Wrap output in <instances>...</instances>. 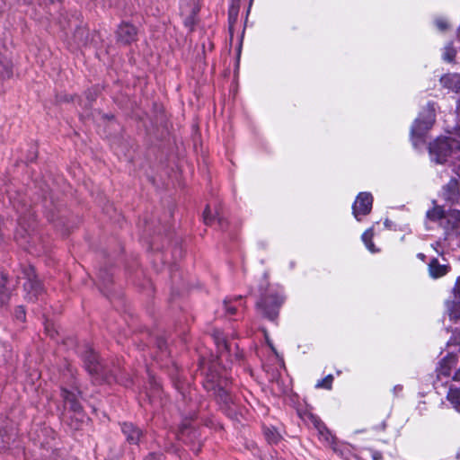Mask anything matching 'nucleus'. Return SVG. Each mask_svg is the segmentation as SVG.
<instances>
[{"label":"nucleus","instance_id":"obj_8","mask_svg":"<svg viewBox=\"0 0 460 460\" xmlns=\"http://www.w3.org/2000/svg\"><path fill=\"white\" fill-rule=\"evenodd\" d=\"M60 396L63 400L65 409L76 414L81 412V393L76 386L73 385L71 388L62 387Z\"/></svg>","mask_w":460,"mask_h":460},{"label":"nucleus","instance_id":"obj_1","mask_svg":"<svg viewBox=\"0 0 460 460\" xmlns=\"http://www.w3.org/2000/svg\"><path fill=\"white\" fill-rule=\"evenodd\" d=\"M217 349V361H213L208 367L204 381V387L207 391L212 392L216 402L220 409L230 418H235L241 411L238 399L233 395L228 388L230 380L226 376V369L218 368L224 358L227 357L229 344L226 337L217 332L214 336Z\"/></svg>","mask_w":460,"mask_h":460},{"label":"nucleus","instance_id":"obj_32","mask_svg":"<svg viewBox=\"0 0 460 460\" xmlns=\"http://www.w3.org/2000/svg\"><path fill=\"white\" fill-rule=\"evenodd\" d=\"M15 317L18 320L24 321L25 320V310L23 306H18L15 310Z\"/></svg>","mask_w":460,"mask_h":460},{"label":"nucleus","instance_id":"obj_21","mask_svg":"<svg viewBox=\"0 0 460 460\" xmlns=\"http://www.w3.org/2000/svg\"><path fill=\"white\" fill-rule=\"evenodd\" d=\"M13 75V63L0 53V80L10 78Z\"/></svg>","mask_w":460,"mask_h":460},{"label":"nucleus","instance_id":"obj_43","mask_svg":"<svg viewBox=\"0 0 460 460\" xmlns=\"http://www.w3.org/2000/svg\"><path fill=\"white\" fill-rule=\"evenodd\" d=\"M184 428L187 429V428H190V429H195L194 426H190V425H187V424H184Z\"/></svg>","mask_w":460,"mask_h":460},{"label":"nucleus","instance_id":"obj_7","mask_svg":"<svg viewBox=\"0 0 460 460\" xmlns=\"http://www.w3.org/2000/svg\"><path fill=\"white\" fill-rule=\"evenodd\" d=\"M458 363L457 356L455 354H447L438 363L436 373L437 378L433 382L435 389L438 388L439 383L441 385H447L450 380L455 381L452 377V370L456 367Z\"/></svg>","mask_w":460,"mask_h":460},{"label":"nucleus","instance_id":"obj_31","mask_svg":"<svg viewBox=\"0 0 460 460\" xmlns=\"http://www.w3.org/2000/svg\"><path fill=\"white\" fill-rule=\"evenodd\" d=\"M453 294L456 299H460V276L456 280L453 288Z\"/></svg>","mask_w":460,"mask_h":460},{"label":"nucleus","instance_id":"obj_13","mask_svg":"<svg viewBox=\"0 0 460 460\" xmlns=\"http://www.w3.org/2000/svg\"><path fill=\"white\" fill-rule=\"evenodd\" d=\"M443 195L452 204H460V180L452 178L443 187Z\"/></svg>","mask_w":460,"mask_h":460},{"label":"nucleus","instance_id":"obj_27","mask_svg":"<svg viewBox=\"0 0 460 460\" xmlns=\"http://www.w3.org/2000/svg\"><path fill=\"white\" fill-rule=\"evenodd\" d=\"M362 238V241L364 242L365 245L367 246V248L371 252H376V250L375 248V245L372 242V238H373V231L372 229H367V231H365L361 236Z\"/></svg>","mask_w":460,"mask_h":460},{"label":"nucleus","instance_id":"obj_23","mask_svg":"<svg viewBox=\"0 0 460 460\" xmlns=\"http://www.w3.org/2000/svg\"><path fill=\"white\" fill-rule=\"evenodd\" d=\"M239 13V4L237 2H234L228 10V22H229V31L230 33L233 34L234 25L237 22Z\"/></svg>","mask_w":460,"mask_h":460},{"label":"nucleus","instance_id":"obj_38","mask_svg":"<svg viewBox=\"0 0 460 460\" xmlns=\"http://www.w3.org/2000/svg\"><path fill=\"white\" fill-rule=\"evenodd\" d=\"M431 246L433 247V249L440 254V252H438V247L440 246V242H436L435 243L431 244Z\"/></svg>","mask_w":460,"mask_h":460},{"label":"nucleus","instance_id":"obj_28","mask_svg":"<svg viewBox=\"0 0 460 460\" xmlns=\"http://www.w3.org/2000/svg\"><path fill=\"white\" fill-rule=\"evenodd\" d=\"M456 55V50L453 47L452 43H449L448 45H447L444 48V52H443L442 57L445 61H447L448 63L453 62L455 60Z\"/></svg>","mask_w":460,"mask_h":460},{"label":"nucleus","instance_id":"obj_40","mask_svg":"<svg viewBox=\"0 0 460 460\" xmlns=\"http://www.w3.org/2000/svg\"><path fill=\"white\" fill-rule=\"evenodd\" d=\"M128 429H129V426L125 423L124 427H122V431H128Z\"/></svg>","mask_w":460,"mask_h":460},{"label":"nucleus","instance_id":"obj_37","mask_svg":"<svg viewBox=\"0 0 460 460\" xmlns=\"http://www.w3.org/2000/svg\"><path fill=\"white\" fill-rule=\"evenodd\" d=\"M40 4H54L56 2H60L61 0H39Z\"/></svg>","mask_w":460,"mask_h":460},{"label":"nucleus","instance_id":"obj_17","mask_svg":"<svg viewBox=\"0 0 460 460\" xmlns=\"http://www.w3.org/2000/svg\"><path fill=\"white\" fill-rule=\"evenodd\" d=\"M441 85L456 93H460V75L457 73H447L439 79Z\"/></svg>","mask_w":460,"mask_h":460},{"label":"nucleus","instance_id":"obj_42","mask_svg":"<svg viewBox=\"0 0 460 460\" xmlns=\"http://www.w3.org/2000/svg\"><path fill=\"white\" fill-rule=\"evenodd\" d=\"M152 382H154V385H155V389L158 390L159 385L156 383V381L153 380Z\"/></svg>","mask_w":460,"mask_h":460},{"label":"nucleus","instance_id":"obj_18","mask_svg":"<svg viewBox=\"0 0 460 460\" xmlns=\"http://www.w3.org/2000/svg\"><path fill=\"white\" fill-rule=\"evenodd\" d=\"M203 220L206 225H212L217 221L223 230L225 228V225L226 224L219 210L216 209L215 213H212L208 206L205 208L203 213Z\"/></svg>","mask_w":460,"mask_h":460},{"label":"nucleus","instance_id":"obj_26","mask_svg":"<svg viewBox=\"0 0 460 460\" xmlns=\"http://www.w3.org/2000/svg\"><path fill=\"white\" fill-rule=\"evenodd\" d=\"M155 344L159 351L158 357L161 360L169 356L170 352L168 351L167 341L164 337H158L156 339Z\"/></svg>","mask_w":460,"mask_h":460},{"label":"nucleus","instance_id":"obj_44","mask_svg":"<svg viewBox=\"0 0 460 460\" xmlns=\"http://www.w3.org/2000/svg\"><path fill=\"white\" fill-rule=\"evenodd\" d=\"M208 428H209V429H217V427H214V426H208Z\"/></svg>","mask_w":460,"mask_h":460},{"label":"nucleus","instance_id":"obj_2","mask_svg":"<svg viewBox=\"0 0 460 460\" xmlns=\"http://www.w3.org/2000/svg\"><path fill=\"white\" fill-rule=\"evenodd\" d=\"M82 358L86 371L95 383H111L112 381H116L115 369L109 368L100 361L98 355L90 346L86 345L84 347L82 352Z\"/></svg>","mask_w":460,"mask_h":460},{"label":"nucleus","instance_id":"obj_34","mask_svg":"<svg viewBox=\"0 0 460 460\" xmlns=\"http://www.w3.org/2000/svg\"><path fill=\"white\" fill-rule=\"evenodd\" d=\"M96 94H97L96 91H93H93H88L86 93V97H87V100L89 102V104H91L92 102L95 100Z\"/></svg>","mask_w":460,"mask_h":460},{"label":"nucleus","instance_id":"obj_39","mask_svg":"<svg viewBox=\"0 0 460 460\" xmlns=\"http://www.w3.org/2000/svg\"><path fill=\"white\" fill-rule=\"evenodd\" d=\"M417 257H418L420 260H421L422 261H424L426 260V255H425L424 253H422V252H419V253L417 254Z\"/></svg>","mask_w":460,"mask_h":460},{"label":"nucleus","instance_id":"obj_10","mask_svg":"<svg viewBox=\"0 0 460 460\" xmlns=\"http://www.w3.org/2000/svg\"><path fill=\"white\" fill-rule=\"evenodd\" d=\"M373 197L369 192H360L353 205L352 213L357 220H360V216H366L370 213L372 209Z\"/></svg>","mask_w":460,"mask_h":460},{"label":"nucleus","instance_id":"obj_30","mask_svg":"<svg viewBox=\"0 0 460 460\" xmlns=\"http://www.w3.org/2000/svg\"><path fill=\"white\" fill-rule=\"evenodd\" d=\"M265 438L270 444H276L280 439V433H265Z\"/></svg>","mask_w":460,"mask_h":460},{"label":"nucleus","instance_id":"obj_5","mask_svg":"<svg viewBox=\"0 0 460 460\" xmlns=\"http://www.w3.org/2000/svg\"><path fill=\"white\" fill-rule=\"evenodd\" d=\"M24 298L29 302L42 300L45 295V289L42 283L38 279L35 270L28 265L22 269Z\"/></svg>","mask_w":460,"mask_h":460},{"label":"nucleus","instance_id":"obj_22","mask_svg":"<svg viewBox=\"0 0 460 460\" xmlns=\"http://www.w3.org/2000/svg\"><path fill=\"white\" fill-rule=\"evenodd\" d=\"M447 398L454 408L460 412V385H450Z\"/></svg>","mask_w":460,"mask_h":460},{"label":"nucleus","instance_id":"obj_25","mask_svg":"<svg viewBox=\"0 0 460 460\" xmlns=\"http://www.w3.org/2000/svg\"><path fill=\"white\" fill-rule=\"evenodd\" d=\"M98 279L102 285L101 288H107L112 282V274L106 269H101L98 272Z\"/></svg>","mask_w":460,"mask_h":460},{"label":"nucleus","instance_id":"obj_36","mask_svg":"<svg viewBox=\"0 0 460 460\" xmlns=\"http://www.w3.org/2000/svg\"><path fill=\"white\" fill-rule=\"evenodd\" d=\"M402 385H397L394 387V393L395 395H398L402 391Z\"/></svg>","mask_w":460,"mask_h":460},{"label":"nucleus","instance_id":"obj_24","mask_svg":"<svg viewBox=\"0 0 460 460\" xmlns=\"http://www.w3.org/2000/svg\"><path fill=\"white\" fill-rule=\"evenodd\" d=\"M7 279L4 274L0 275V305H5L10 298V293L6 288Z\"/></svg>","mask_w":460,"mask_h":460},{"label":"nucleus","instance_id":"obj_29","mask_svg":"<svg viewBox=\"0 0 460 460\" xmlns=\"http://www.w3.org/2000/svg\"><path fill=\"white\" fill-rule=\"evenodd\" d=\"M332 381H333L332 375H328L324 378H323L322 380H319L317 382V384L315 385V387L316 388H324V389H328L329 390V389L332 388Z\"/></svg>","mask_w":460,"mask_h":460},{"label":"nucleus","instance_id":"obj_15","mask_svg":"<svg viewBox=\"0 0 460 460\" xmlns=\"http://www.w3.org/2000/svg\"><path fill=\"white\" fill-rule=\"evenodd\" d=\"M434 206L428 209L426 212V228L430 229L429 226V223H438V225L441 226V221H443L447 210L444 209L442 206L437 205L435 201H433Z\"/></svg>","mask_w":460,"mask_h":460},{"label":"nucleus","instance_id":"obj_3","mask_svg":"<svg viewBox=\"0 0 460 460\" xmlns=\"http://www.w3.org/2000/svg\"><path fill=\"white\" fill-rule=\"evenodd\" d=\"M435 120L436 103L434 102H429L411 126V135L414 146L417 145L418 141H423L425 135L432 128Z\"/></svg>","mask_w":460,"mask_h":460},{"label":"nucleus","instance_id":"obj_9","mask_svg":"<svg viewBox=\"0 0 460 460\" xmlns=\"http://www.w3.org/2000/svg\"><path fill=\"white\" fill-rule=\"evenodd\" d=\"M440 227L445 231V239L450 235L460 236V210H447Z\"/></svg>","mask_w":460,"mask_h":460},{"label":"nucleus","instance_id":"obj_4","mask_svg":"<svg viewBox=\"0 0 460 460\" xmlns=\"http://www.w3.org/2000/svg\"><path fill=\"white\" fill-rule=\"evenodd\" d=\"M460 150V141L452 137H440L429 146L431 160L437 164H444L453 154Z\"/></svg>","mask_w":460,"mask_h":460},{"label":"nucleus","instance_id":"obj_20","mask_svg":"<svg viewBox=\"0 0 460 460\" xmlns=\"http://www.w3.org/2000/svg\"><path fill=\"white\" fill-rule=\"evenodd\" d=\"M447 314L449 319L455 323L460 320V299L447 301L446 303Z\"/></svg>","mask_w":460,"mask_h":460},{"label":"nucleus","instance_id":"obj_33","mask_svg":"<svg viewBox=\"0 0 460 460\" xmlns=\"http://www.w3.org/2000/svg\"><path fill=\"white\" fill-rule=\"evenodd\" d=\"M436 25L440 31H446L448 28L447 22L442 19L437 20Z\"/></svg>","mask_w":460,"mask_h":460},{"label":"nucleus","instance_id":"obj_6","mask_svg":"<svg viewBox=\"0 0 460 460\" xmlns=\"http://www.w3.org/2000/svg\"><path fill=\"white\" fill-rule=\"evenodd\" d=\"M284 300V296L279 292L269 290L257 302V309L264 317L274 322L278 318L279 308Z\"/></svg>","mask_w":460,"mask_h":460},{"label":"nucleus","instance_id":"obj_11","mask_svg":"<svg viewBox=\"0 0 460 460\" xmlns=\"http://www.w3.org/2000/svg\"><path fill=\"white\" fill-rule=\"evenodd\" d=\"M297 414L304 422L305 428L316 431H328L323 420L307 409H297Z\"/></svg>","mask_w":460,"mask_h":460},{"label":"nucleus","instance_id":"obj_19","mask_svg":"<svg viewBox=\"0 0 460 460\" xmlns=\"http://www.w3.org/2000/svg\"><path fill=\"white\" fill-rule=\"evenodd\" d=\"M243 297L239 296H229L224 300V306L226 313L228 315H234L237 313L238 306L243 305Z\"/></svg>","mask_w":460,"mask_h":460},{"label":"nucleus","instance_id":"obj_41","mask_svg":"<svg viewBox=\"0 0 460 460\" xmlns=\"http://www.w3.org/2000/svg\"><path fill=\"white\" fill-rule=\"evenodd\" d=\"M191 20H192V18H190V19L186 20V22H185L186 25L192 24V21Z\"/></svg>","mask_w":460,"mask_h":460},{"label":"nucleus","instance_id":"obj_12","mask_svg":"<svg viewBox=\"0 0 460 460\" xmlns=\"http://www.w3.org/2000/svg\"><path fill=\"white\" fill-rule=\"evenodd\" d=\"M318 439L326 447H330L335 453L344 456L349 452L348 445L337 440L333 433H317Z\"/></svg>","mask_w":460,"mask_h":460},{"label":"nucleus","instance_id":"obj_16","mask_svg":"<svg viewBox=\"0 0 460 460\" xmlns=\"http://www.w3.org/2000/svg\"><path fill=\"white\" fill-rule=\"evenodd\" d=\"M450 270L451 267L448 264H440L437 258L431 259L428 265L429 275L433 279L446 276Z\"/></svg>","mask_w":460,"mask_h":460},{"label":"nucleus","instance_id":"obj_14","mask_svg":"<svg viewBox=\"0 0 460 460\" xmlns=\"http://www.w3.org/2000/svg\"><path fill=\"white\" fill-rule=\"evenodd\" d=\"M117 38L122 44H130L137 40V29L128 22H122L117 30Z\"/></svg>","mask_w":460,"mask_h":460},{"label":"nucleus","instance_id":"obj_35","mask_svg":"<svg viewBox=\"0 0 460 460\" xmlns=\"http://www.w3.org/2000/svg\"><path fill=\"white\" fill-rule=\"evenodd\" d=\"M372 458L373 460H380L382 458V455L380 452L373 451L372 452Z\"/></svg>","mask_w":460,"mask_h":460}]
</instances>
